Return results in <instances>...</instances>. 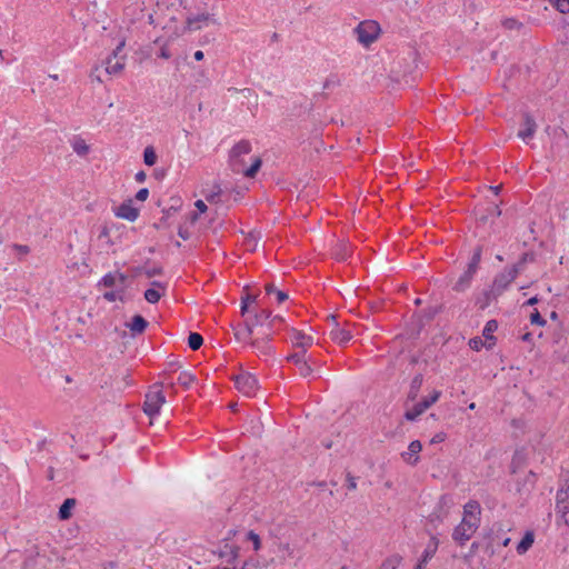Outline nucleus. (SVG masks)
Instances as JSON below:
<instances>
[{"label": "nucleus", "instance_id": "1", "mask_svg": "<svg viewBox=\"0 0 569 569\" xmlns=\"http://www.w3.org/2000/svg\"><path fill=\"white\" fill-rule=\"evenodd\" d=\"M250 152L251 143L248 140H241L232 147L229 160L233 173L252 178L258 172L262 163L260 157H251L250 164H247L244 161V156H248Z\"/></svg>", "mask_w": 569, "mask_h": 569}, {"label": "nucleus", "instance_id": "2", "mask_svg": "<svg viewBox=\"0 0 569 569\" xmlns=\"http://www.w3.org/2000/svg\"><path fill=\"white\" fill-rule=\"evenodd\" d=\"M480 506L477 501H469L463 507V518L453 529L452 539L463 546L477 531L480 525Z\"/></svg>", "mask_w": 569, "mask_h": 569}, {"label": "nucleus", "instance_id": "3", "mask_svg": "<svg viewBox=\"0 0 569 569\" xmlns=\"http://www.w3.org/2000/svg\"><path fill=\"white\" fill-rule=\"evenodd\" d=\"M270 318L271 311L267 309L254 312L252 316L248 317L243 323L238 327L232 326L234 338L237 341H243L254 335L256 328L262 327L263 330H266Z\"/></svg>", "mask_w": 569, "mask_h": 569}, {"label": "nucleus", "instance_id": "4", "mask_svg": "<svg viewBox=\"0 0 569 569\" xmlns=\"http://www.w3.org/2000/svg\"><path fill=\"white\" fill-rule=\"evenodd\" d=\"M532 260V253H523L517 263L506 268L502 272L496 276L491 292L496 296L501 295L502 291L516 279L517 274L522 270L525 263Z\"/></svg>", "mask_w": 569, "mask_h": 569}, {"label": "nucleus", "instance_id": "5", "mask_svg": "<svg viewBox=\"0 0 569 569\" xmlns=\"http://www.w3.org/2000/svg\"><path fill=\"white\" fill-rule=\"evenodd\" d=\"M272 332L268 330H262L260 336L253 337L251 336L247 340L242 342L247 343V347L252 350L259 358H268L273 353V348L271 345Z\"/></svg>", "mask_w": 569, "mask_h": 569}, {"label": "nucleus", "instance_id": "6", "mask_svg": "<svg viewBox=\"0 0 569 569\" xmlns=\"http://www.w3.org/2000/svg\"><path fill=\"white\" fill-rule=\"evenodd\" d=\"M161 385H154L157 390L146 393L143 402V412L150 418V425L154 423V418L159 415L161 407L166 403V397L159 388Z\"/></svg>", "mask_w": 569, "mask_h": 569}, {"label": "nucleus", "instance_id": "7", "mask_svg": "<svg viewBox=\"0 0 569 569\" xmlns=\"http://www.w3.org/2000/svg\"><path fill=\"white\" fill-rule=\"evenodd\" d=\"M359 43L369 47L375 42L380 33V26L373 20L360 22L353 30Z\"/></svg>", "mask_w": 569, "mask_h": 569}, {"label": "nucleus", "instance_id": "8", "mask_svg": "<svg viewBox=\"0 0 569 569\" xmlns=\"http://www.w3.org/2000/svg\"><path fill=\"white\" fill-rule=\"evenodd\" d=\"M126 46V41L121 40L116 49L112 51V56H110L106 61V71L109 74H118L120 73L126 64V56L120 54L122 49Z\"/></svg>", "mask_w": 569, "mask_h": 569}, {"label": "nucleus", "instance_id": "9", "mask_svg": "<svg viewBox=\"0 0 569 569\" xmlns=\"http://www.w3.org/2000/svg\"><path fill=\"white\" fill-rule=\"evenodd\" d=\"M234 383L236 388L246 397L254 396V392L258 389L257 378L249 372L236 376Z\"/></svg>", "mask_w": 569, "mask_h": 569}, {"label": "nucleus", "instance_id": "10", "mask_svg": "<svg viewBox=\"0 0 569 569\" xmlns=\"http://www.w3.org/2000/svg\"><path fill=\"white\" fill-rule=\"evenodd\" d=\"M441 392L435 390L430 397L425 398L423 400L416 403L412 409L407 410L405 413V418L409 421L416 420L420 415H422L428 408H430L440 397Z\"/></svg>", "mask_w": 569, "mask_h": 569}, {"label": "nucleus", "instance_id": "11", "mask_svg": "<svg viewBox=\"0 0 569 569\" xmlns=\"http://www.w3.org/2000/svg\"><path fill=\"white\" fill-rule=\"evenodd\" d=\"M306 355L307 350H301L287 357L288 361L293 362L299 368V375L303 378L309 377L313 371L309 363L311 359H307Z\"/></svg>", "mask_w": 569, "mask_h": 569}, {"label": "nucleus", "instance_id": "12", "mask_svg": "<svg viewBox=\"0 0 569 569\" xmlns=\"http://www.w3.org/2000/svg\"><path fill=\"white\" fill-rule=\"evenodd\" d=\"M202 193L210 203H218L231 198V191L227 187L222 188L220 184H214L212 189L203 190Z\"/></svg>", "mask_w": 569, "mask_h": 569}, {"label": "nucleus", "instance_id": "13", "mask_svg": "<svg viewBox=\"0 0 569 569\" xmlns=\"http://www.w3.org/2000/svg\"><path fill=\"white\" fill-rule=\"evenodd\" d=\"M328 319L332 321L335 326L330 331V337L333 341L338 342L339 345H345L351 340L352 333L347 329L339 328L337 317L335 315H330Z\"/></svg>", "mask_w": 569, "mask_h": 569}, {"label": "nucleus", "instance_id": "14", "mask_svg": "<svg viewBox=\"0 0 569 569\" xmlns=\"http://www.w3.org/2000/svg\"><path fill=\"white\" fill-rule=\"evenodd\" d=\"M116 216L132 222L137 220L139 210L132 206V200L129 199L117 208Z\"/></svg>", "mask_w": 569, "mask_h": 569}, {"label": "nucleus", "instance_id": "15", "mask_svg": "<svg viewBox=\"0 0 569 569\" xmlns=\"http://www.w3.org/2000/svg\"><path fill=\"white\" fill-rule=\"evenodd\" d=\"M523 126L525 129L519 130L518 137L522 139L523 141H527L528 139H531L537 130V123L533 117L529 113L523 114Z\"/></svg>", "mask_w": 569, "mask_h": 569}, {"label": "nucleus", "instance_id": "16", "mask_svg": "<svg viewBox=\"0 0 569 569\" xmlns=\"http://www.w3.org/2000/svg\"><path fill=\"white\" fill-rule=\"evenodd\" d=\"M557 507L563 513L569 511V478L557 493Z\"/></svg>", "mask_w": 569, "mask_h": 569}, {"label": "nucleus", "instance_id": "17", "mask_svg": "<svg viewBox=\"0 0 569 569\" xmlns=\"http://www.w3.org/2000/svg\"><path fill=\"white\" fill-rule=\"evenodd\" d=\"M555 343L558 346L553 351L557 359L561 362L569 361V338L559 337Z\"/></svg>", "mask_w": 569, "mask_h": 569}, {"label": "nucleus", "instance_id": "18", "mask_svg": "<svg viewBox=\"0 0 569 569\" xmlns=\"http://www.w3.org/2000/svg\"><path fill=\"white\" fill-rule=\"evenodd\" d=\"M421 449L422 445L419 440L411 441L408 447V451L402 453L403 460L411 466L416 465L419 460L418 453Z\"/></svg>", "mask_w": 569, "mask_h": 569}, {"label": "nucleus", "instance_id": "19", "mask_svg": "<svg viewBox=\"0 0 569 569\" xmlns=\"http://www.w3.org/2000/svg\"><path fill=\"white\" fill-rule=\"evenodd\" d=\"M291 332V341L295 347L307 350V347H310L313 343V338L311 336L296 329H292Z\"/></svg>", "mask_w": 569, "mask_h": 569}, {"label": "nucleus", "instance_id": "20", "mask_svg": "<svg viewBox=\"0 0 569 569\" xmlns=\"http://www.w3.org/2000/svg\"><path fill=\"white\" fill-rule=\"evenodd\" d=\"M127 281V276L121 272H109L100 280L99 286H103L106 288H112L117 284H124Z\"/></svg>", "mask_w": 569, "mask_h": 569}, {"label": "nucleus", "instance_id": "21", "mask_svg": "<svg viewBox=\"0 0 569 569\" xmlns=\"http://www.w3.org/2000/svg\"><path fill=\"white\" fill-rule=\"evenodd\" d=\"M200 22H212L216 23V19L210 13H199L187 18V26L190 30H199Z\"/></svg>", "mask_w": 569, "mask_h": 569}, {"label": "nucleus", "instance_id": "22", "mask_svg": "<svg viewBox=\"0 0 569 569\" xmlns=\"http://www.w3.org/2000/svg\"><path fill=\"white\" fill-rule=\"evenodd\" d=\"M72 150L79 157H86L90 152V146L79 136H76L70 141Z\"/></svg>", "mask_w": 569, "mask_h": 569}, {"label": "nucleus", "instance_id": "23", "mask_svg": "<svg viewBox=\"0 0 569 569\" xmlns=\"http://www.w3.org/2000/svg\"><path fill=\"white\" fill-rule=\"evenodd\" d=\"M127 327L131 330L132 335H141L148 327V321L140 315H137L132 318L130 323H127Z\"/></svg>", "mask_w": 569, "mask_h": 569}, {"label": "nucleus", "instance_id": "24", "mask_svg": "<svg viewBox=\"0 0 569 569\" xmlns=\"http://www.w3.org/2000/svg\"><path fill=\"white\" fill-rule=\"evenodd\" d=\"M475 273L466 270L460 278L457 280V282L453 284L452 289L457 292H463L466 291L471 283V279Z\"/></svg>", "mask_w": 569, "mask_h": 569}, {"label": "nucleus", "instance_id": "25", "mask_svg": "<svg viewBox=\"0 0 569 569\" xmlns=\"http://www.w3.org/2000/svg\"><path fill=\"white\" fill-rule=\"evenodd\" d=\"M533 541H535L533 532L527 531L525 533L523 538L521 539V541L517 546V552L519 555L526 553L531 548Z\"/></svg>", "mask_w": 569, "mask_h": 569}, {"label": "nucleus", "instance_id": "26", "mask_svg": "<svg viewBox=\"0 0 569 569\" xmlns=\"http://www.w3.org/2000/svg\"><path fill=\"white\" fill-rule=\"evenodd\" d=\"M438 545H439V540L436 537H431L429 545L427 546V548L423 551L421 561L419 562V563H421V566L423 563H427L433 557V555L437 551Z\"/></svg>", "mask_w": 569, "mask_h": 569}, {"label": "nucleus", "instance_id": "27", "mask_svg": "<svg viewBox=\"0 0 569 569\" xmlns=\"http://www.w3.org/2000/svg\"><path fill=\"white\" fill-rule=\"evenodd\" d=\"M76 506V499L68 498L63 501L59 509V518L61 520H67L71 517V509Z\"/></svg>", "mask_w": 569, "mask_h": 569}, {"label": "nucleus", "instance_id": "28", "mask_svg": "<svg viewBox=\"0 0 569 569\" xmlns=\"http://www.w3.org/2000/svg\"><path fill=\"white\" fill-rule=\"evenodd\" d=\"M497 328H498V322L496 320H489L483 328L482 336L486 340L491 341L490 346H492L495 343L496 339L492 336V333L497 330Z\"/></svg>", "mask_w": 569, "mask_h": 569}, {"label": "nucleus", "instance_id": "29", "mask_svg": "<svg viewBox=\"0 0 569 569\" xmlns=\"http://www.w3.org/2000/svg\"><path fill=\"white\" fill-rule=\"evenodd\" d=\"M260 237L261 234L259 231L249 232L248 236L244 238V246L247 247V249L250 251H254L260 240Z\"/></svg>", "mask_w": 569, "mask_h": 569}, {"label": "nucleus", "instance_id": "30", "mask_svg": "<svg viewBox=\"0 0 569 569\" xmlns=\"http://www.w3.org/2000/svg\"><path fill=\"white\" fill-rule=\"evenodd\" d=\"M421 385H422V375H417L416 377H413L412 381H411V385H410V391H409V395H408V398L410 400H415L418 396V392L421 388Z\"/></svg>", "mask_w": 569, "mask_h": 569}, {"label": "nucleus", "instance_id": "31", "mask_svg": "<svg viewBox=\"0 0 569 569\" xmlns=\"http://www.w3.org/2000/svg\"><path fill=\"white\" fill-rule=\"evenodd\" d=\"M481 253H482L481 247H477L473 251L470 262L468 263V268H467L468 271L476 273L479 262L481 260Z\"/></svg>", "mask_w": 569, "mask_h": 569}, {"label": "nucleus", "instance_id": "32", "mask_svg": "<svg viewBox=\"0 0 569 569\" xmlns=\"http://www.w3.org/2000/svg\"><path fill=\"white\" fill-rule=\"evenodd\" d=\"M402 557L399 555H392L388 557L382 563L380 569H397L401 563Z\"/></svg>", "mask_w": 569, "mask_h": 569}, {"label": "nucleus", "instance_id": "33", "mask_svg": "<svg viewBox=\"0 0 569 569\" xmlns=\"http://www.w3.org/2000/svg\"><path fill=\"white\" fill-rule=\"evenodd\" d=\"M164 293L166 292H162L161 290H158L156 288H149L144 291V299L149 303H157Z\"/></svg>", "mask_w": 569, "mask_h": 569}, {"label": "nucleus", "instance_id": "34", "mask_svg": "<svg viewBox=\"0 0 569 569\" xmlns=\"http://www.w3.org/2000/svg\"><path fill=\"white\" fill-rule=\"evenodd\" d=\"M333 254L337 260L342 261L346 260L349 256V246L346 242H340L335 248Z\"/></svg>", "mask_w": 569, "mask_h": 569}, {"label": "nucleus", "instance_id": "35", "mask_svg": "<svg viewBox=\"0 0 569 569\" xmlns=\"http://www.w3.org/2000/svg\"><path fill=\"white\" fill-rule=\"evenodd\" d=\"M196 376L188 371H182L178 377V383L188 389L194 382Z\"/></svg>", "mask_w": 569, "mask_h": 569}, {"label": "nucleus", "instance_id": "36", "mask_svg": "<svg viewBox=\"0 0 569 569\" xmlns=\"http://www.w3.org/2000/svg\"><path fill=\"white\" fill-rule=\"evenodd\" d=\"M203 343V338L201 335L197 332H191L188 337L189 348L192 350H198Z\"/></svg>", "mask_w": 569, "mask_h": 569}, {"label": "nucleus", "instance_id": "37", "mask_svg": "<svg viewBox=\"0 0 569 569\" xmlns=\"http://www.w3.org/2000/svg\"><path fill=\"white\" fill-rule=\"evenodd\" d=\"M143 160L147 166H153L157 161V154L153 147L149 146L143 151Z\"/></svg>", "mask_w": 569, "mask_h": 569}, {"label": "nucleus", "instance_id": "38", "mask_svg": "<svg viewBox=\"0 0 569 569\" xmlns=\"http://www.w3.org/2000/svg\"><path fill=\"white\" fill-rule=\"evenodd\" d=\"M256 300H257V296H253V295H247L246 297H243L241 299V307H240L241 316H244L247 312H249L250 303L256 302Z\"/></svg>", "mask_w": 569, "mask_h": 569}, {"label": "nucleus", "instance_id": "39", "mask_svg": "<svg viewBox=\"0 0 569 569\" xmlns=\"http://www.w3.org/2000/svg\"><path fill=\"white\" fill-rule=\"evenodd\" d=\"M550 3L561 13L569 12V0H550Z\"/></svg>", "mask_w": 569, "mask_h": 569}, {"label": "nucleus", "instance_id": "40", "mask_svg": "<svg viewBox=\"0 0 569 569\" xmlns=\"http://www.w3.org/2000/svg\"><path fill=\"white\" fill-rule=\"evenodd\" d=\"M247 539L250 540L253 545V549L256 551H258L260 548H261V540H260V537L258 533H256L254 531L250 530L248 531L247 533Z\"/></svg>", "mask_w": 569, "mask_h": 569}, {"label": "nucleus", "instance_id": "41", "mask_svg": "<svg viewBox=\"0 0 569 569\" xmlns=\"http://www.w3.org/2000/svg\"><path fill=\"white\" fill-rule=\"evenodd\" d=\"M530 321L532 325H537V326H541V327H543L547 323V321L541 317V315L539 313V311L537 309L531 313Z\"/></svg>", "mask_w": 569, "mask_h": 569}, {"label": "nucleus", "instance_id": "42", "mask_svg": "<svg viewBox=\"0 0 569 569\" xmlns=\"http://www.w3.org/2000/svg\"><path fill=\"white\" fill-rule=\"evenodd\" d=\"M502 26L506 28V29H509V30H512V29H519L522 24L520 22H518L516 19L513 18H507L502 21Z\"/></svg>", "mask_w": 569, "mask_h": 569}, {"label": "nucleus", "instance_id": "43", "mask_svg": "<svg viewBox=\"0 0 569 569\" xmlns=\"http://www.w3.org/2000/svg\"><path fill=\"white\" fill-rule=\"evenodd\" d=\"M441 306L429 307L425 310V316L428 320H431L441 311Z\"/></svg>", "mask_w": 569, "mask_h": 569}, {"label": "nucleus", "instance_id": "44", "mask_svg": "<svg viewBox=\"0 0 569 569\" xmlns=\"http://www.w3.org/2000/svg\"><path fill=\"white\" fill-rule=\"evenodd\" d=\"M163 270L161 267H152V268H146L144 276L148 278H152L154 276L162 274Z\"/></svg>", "mask_w": 569, "mask_h": 569}, {"label": "nucleus", "instance_id": "45", "mask_svg": "<svg viewBox=\"0 0 569 569\" xmlns=\"http://www.w3.org/2000/svg\"><path fill=\"white\" fill-rule=\"evenodd\" d=\"M226 548H229L228 556H230V558L228 559V562L234 561L239 557V547H229L228 545H226Z\"/></svg>", "mask_w": 569, "mask_h": 569}, {"label": "nucleus", "instance_id": "46", "mask_svg": "<svg viewBox=\"0 0 569 569\" xmlns=\"http://www.w3.org/2000/svg\"><path fill=\"white\" fill-rule=\"evenodd\" d=\"M469 346L473 350H479L483 346V341L481 338L476 337V338L470 339Z\"/></svg>", "mask_w": 569, "mask_h": 569}, {"label": "nucleus", "instance_id": "47", "mask_svg": "<svg viewBox=\"0 0 569 569\" xmlns=\"http://www.w3.org/2000/svg\"><path fill=\"white\" fill-rule=\"evenodd\" d=\"M347 487L349 490H356L357 489V482H356V478L350 473L348 472L347 473Z\"/></svg>", "mask_w": 569, "mask_h": 569}, {"label": "nucleus", "instance_id": "48", "mask_svg": "<svg viewBox=\"0 0 569 569\" xmlns=\"http://www.w3.org/2000/svg\"><path fill=\"white\" fill-rule=\"evenodd\" d=\"M148 196H149V190L147 188H142L137 192L136 199L139 201H144L148 198Z\"/></svg>", "mask_w": 569, "mask_h": 569}, {"label": "nucleus", "instance_id": "49", "mask_svg": "<svg viewBox=\"0 0 569 569\" xmlns=\"http://www.w3.org/2000/svg\"><path fill=\"white\" fill-rule=\"evenodd\" d=\"M194 207H196L197 211L200 213H204L208 210V207L203 200H197L194 202Z\"/></svg>", "mask_w": 569, "mask_h": 569}, {"label": "nucleus", "instance_id": "50", "mask_svg": "<svg viewBox=\"0 0 569 569\" xmlns=\"http://www.w3.org/2000/svg\"><path fill=\"white\" fill-rule=\"evenodd\" d=\"M103 298L107 300V301H116L118 299V293L116 291H107L103 293Z\"/></svg>", "mask_w": 569, "mask_h": 569}, {"label": "nucleus", "instance_id": "51", "mask_svg": "<svg viewBox=\"0 0 569 569\" xmlns=\"http://www.w3.org/2000/svg\"><path fill=\"white\" fill-rule=\"evenodd\" d=\"M292 184V181L291 180H284V179H281V180H278L277 181V186L280 188V189H290V186Z\"/></svg>", "mask_w": 569, "mask_h": 569}, {"label": "nucleus", "instance_id": "52", "mask_svg": "<svg viewBox=\"0 0 569 569\" xmlns=\"http://www.w3.org/2000/svg\"><path fill=\"white\" fill-rule=\"evenodd\" d=\"M151 288H156L158 290H161L162 292H166L167 284L163 283V282H160V281H152L151 282Z\"/></svg>", "mask_w": 569, "mask_h": 569}, {"label": "nucleus", "instance_id": "53", "mask_svg": "<svg viewBox=\"0 0 569 569\" xmlns=\"http://www.w3.org/2000/svg\"><path fill=\"white\" fill-rule=\"evenodd\" d=\"M281 321L282 318L280 316H271V318L269 319V322L267 323V329L268 331L272 332V326H273V322L274 321Z\"/></svg>", "mask_w": 569, "mask_h": 569}, {"label": "nucleus", "instance_id": "54", "mask_svg": "<svg viewBox=\"0 0 569 569\" xmlns=\"http://www.w3.org/2000/svg\"><path fill=\"white\" fill-rule=\"evenodd\" d=\"M159 57L163 59H169L171 57V53L167 47H162L160 49Z\"/></svg>", "mask_w": 569, "mask_h": 569}, {"label": "nucleus", "instance_id": "55", "mask_svg": "<svg viewBox=\"0 0 569 569\" xmlns=\"http://www.w3.org/2000/svg\"><path fill=\"white\" fill-rule=\"evenodd\" d=\"M277 300L279 303H282L283 301H286L288 299V295L281 290L277 291Z\"/></svg>", "mask_w": 569, "mask_h": 569}, {"label": "nucleus", "instance_id": "56", "mask_svg": "<svg viewBox=\"0 0 569 569\" xmlns=\"http://www.w3.org/2000/svg\"><path fill=\"white\" fill-rule=\"evenodd\" d=\"M144 270H146L144 267H134V268H132V276L138 277L142 273L144 274Z\"/></svg>", "mask_w": 569, "mask_h": 569}, {"label": "nucleus", "instance_id": "57", "mask_svg": "<svg viewBox=\"0 0 569 569\" xmlns=\"http://www.w3.org/2000/svg\"><path fill=\"white\" fill-rule=\"evenodd\" d=\"M13 248L23 254H27L29 252V248L27 246L14 244Z\"/></svg>", "mask_w": 569, "mask_h": 569}, {"label": "nucleus", "instance_id": "58", "mask_svg": "<svg viewBox=\"0 0 569 569\" xmlns=\"http://www.w3.org/2000/svg\"><path fill=\"white\" fill-rule=\"evenodd\" d=\"M178 234H179V237H181L183 240H187V239H189V237H190V234H189L188 230H186V229H183V228H179Z\"/></svg>", "mask_w": 569, "mask_h": 569}, {"label": "nucleus", "instance_id": "59", "mask_svg": "<svg viewBox=\"0 0 569 569\" xmlns=\"http://www.w3.org/2000/svg\"><path fill=\"white\" fill-rule=\"evenodd\" d=\"M445 440V435L443 433H437L432 439H431V442L432 443H437V442H441Z\"/></svg>", "mask_w": 569, "mask_h": 569}, {"label": "nucleus", "instance_id": "60", "mask_svg": "<svg viewBox=\"0 0 569 569\" xmlns=\"http://www.w3.org/2000/svg\"><path fill=\"white\" fill-rule=\"evenodd\" d=\"M264 289H266L267 293H269V295L277 293V291H278L272 283L266 284Z\"/></svg>", "mask_w": 569, "mask_h": 569}, {"label": "nucleus", "instance_id": "61", "mask_svg": "<svg viewBox=\"0 0 569 569\" xmlns=\"http://www.w3.org/2000/svg\"><path fill=\"white\" fill-rule=\"evenodd\" d=\"M199 214H200V212H198V211L191 212L190 216H189L190 222L194 223L199 219Z\"/></svg>", "mask_w": 569, "mask_h": 569}, {"label": "nucleus", "instance_id": "62", "mask_svg": "<svg viewBox=\"0 0 569 569\" xmlns=\"http://www.w3.org/2000/svg\"><path fill=\"white\" fill-rule=\"evenodd\" d=\"M203 57H204V54H203V52L201 50H198V51L194 52V59L197 61H201L203 59Z\"/></svg>", "mask_w": 569, "mask_h": 569}, {"label": "nucleus", "instance_id": "63", "mask_svg": "<svg viewBox=\"0 0 569 569\" xmlns=\"http://www.w3.org/2000/svg\"><path fill=\"white\" fill-rule=\"evenodd\" d=\"M538 301H539L538 297H532V298H530V299L526 302V305H527V306H535V305H537V303H538Z\"/></svg>", "mask_w": 569, "mask_h": 569}, {"label": "nucleus", "instance_id": "64", "mask_svg": "<svg viewBox=\"0 0 569 569\" xmlns=\"http://www.w3.org/2000/svg\"><path fill=\"white\" fill-rule=\"evenodd\" d=\"M522 340L523 341H530L531 340V333L530 332H527L522 336Z\"/></svg>", "mask_w": 569, "mask_h": 569}]
</instances>
